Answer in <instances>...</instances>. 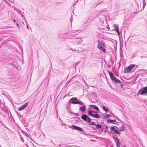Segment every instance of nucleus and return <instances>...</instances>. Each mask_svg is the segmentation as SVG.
<instances>
[{
  "mask_svg": "<svg viewBox=\"0 0 147 147\" xmlns=\"http://www.w3.org/2000/svg\"><path fill=\"white\" fill-rule=\"evenodd\" d=\"M98 43L97 47L104 53H105L106 52V46L105 42L101 40H98Z\"/></svg>",
  "mask_w": 147,
  "mask_h": 147,
  "instance_id": "1",
  "label": "nucleus"
},
{
  "mask_svg": "<svg viewBox=\"0 0 147 147\" xmlns=\"http://www.w3.org/2000/svg\"><path fill=\"white\" fill-rule=\"evenodd\" d=\"M137 95H147V87H145L140 89L138 92Z\"/></svg>",
  "mask_w": 147,
  "mask_h": 147,
  "instance_id": "2",
  "label": "nucleus"
},
{
  "mask_svg": "<svg viewBox=\"0 0 147 147\" xmlns=\"http://www.w3.org/2000/svg\"><path fill=\"white\" fill-rule=\"evenodd\" d=\"M135 66V65L131 64L127 67L125 68L124 70V72L127 73L130 71Z\"/></svg>",
  "mask_w": 147,
  "mask_h": 147,
  "instance_id": "3",
  "label": "nucleus"
},
{
  "mask_svg": "<svg viewBox=\"0 0 147 147\" xmlns=\"http://www.w3.org/2000/svg\"><path fill=\"white\" fill-rule=\"evenodd\" d=\"M108 72L111 78L114 81V82L116 83H119L120 82V80L118 79H117L114 76L112 72L109 71Z\"/></svg>",
  "mask_w": 147,
  "mask_h": 147,
  "instance_id": "4",
  "label": "nucleus"
},
{
  "mask_svg": "<svg viewBox=\"0 0 147 147\" xmlns=\"http://www.w3.org/2000/svg\"><path fill=\"white\" fill-rule=\"evenodd\" d=\"M81 118L84 120L88 123H90L91 122V120L90 118L86 114L82 115Z\"/></svg>",
  "mask_w": 147,
  "mask_h": 147,
  "instance_id": "5",
  "label": "nucleus"
},
{
  "mask_svg": "<svg viewBox=\"0 0 147 147\" xmlns=\"http://www.w3.org/2000/svg\"><path fill=\"white\" fill-rule=\"evenodd\" d=\"M112 138L114 140L115 142L116 143L117 147H120V143L119 140L118 138L115 136H113Z\"/></svg>",
  "mask_w": 147,
  "mask_h": 147,
  "instance_id": "6",
  "label": "nucleus"
},
{
  "mask_svg": "<svg viewBox=\"0 0 147 147\" xmlns=\"http://www.w3.org/2000/svg\"><path fill=\"white\" fill-rule=\"evenodd\" d=\"M71 127H72L74 129H76L78 131H79L81 132L83 131V130L82 128L78 126H75L73 125H72L71 126H70L69 127V128H71Z\"/></svg>",
  "mask_w": 147,
  "mask_h": 147,
  "instance_id": "7",
  "label": "nucleus"
},
{
  "mask_svg": "<svg viewBox=\"0 0 147 147\" xmlns=\"http://www.w3.org/2000/svg\"><path fill=\"white\" fill-rule=\"evenodd\" d=\"M82 41V40L81 38H76L74 39V42H75V44H76L80 43Z\"/></svg>",
  "mask_w": 147,
  "mask_h": 147,
  "instance_id": "8",
  "label": "nucleus"
},
{
  "mask_svg": "<svg viewBox=\"0 0 147 147\" xmlns=\"http://www.w3.org/2000/svg\"><path fill=\"white\" fill-rule=\"evenodd\" d=\"M110 130L115 134H119V132L114 127H111Z\"/></svg>",
  "mask_w": 147,
  "mask_h": 147,
  "instance_id": "9",
  "label": "nucleus"
},
{
  "mask_svg": "<svg viewBox=\"0 0 147 147\" xmlns=\"http://www.w3.org/2000/svg\"><path fill=\"white\" fill-rule=\"evenodd\" d=\"M28 103L27 102H26L23 105L21 106L18 109V110L19 111H20L23 109H24L26 107L28 104Z\"/></svg>",
  "mask_w": 147,
  "mask_h": 147,
  "instance_id": "10",
  "label": "nucleus"
},
{
  "mask_svg": "<svg viewBox=\"0 0 147 147\" xmlns=\"http://www.w3.org/2000/svg\"><path fill=\"white\" fill-rule=\"evenodd\" d=\"M82 105L83 106L82 107H80L79 110L82 112H84L86 110V106L84 104V105Z\"/></svg>",
  "mask_w": 147,
  "mask_h": 147,
  "instance_id": "11",
  "label": "nucleus"
},
{
  "mask_svg": "<svg viewBox=\"0 0 147 147\" xmlns=\"http://www.w3.org/2000/svg\"><path fill=\"white\" fill-rule=\"evenodd\" d=\"M115 25L116 26V27L115 28V30L117 32V33L119 35H120V33L119 31V29L118 27V25H116L115 24Z\"/></svg>",
  "mask_w": 147,
  "mask_h": 147,
  "instance_id": "12",
  "label": "nucleus"
},
{
  "mask_svg": "<svg viewBox=\"0 0 147 147\" xmlns=\"http://www.w3.org/2000/svg\"><path fill=\"white\" fill-rule=\"evenodd\" d=\"M90 106L92 107V108L98 111L99 110L98 108L96 105H91Z\"/></svg>",
  "mask_w": 147,
  "mask_h": 147,
  "instance_id": "13",
  "label": "nucleus"
},
{
  "mask_svg": "<svg viewBox=\"0 0 147 147\" xmlns=\"http://www.w3.org/2000/svg\"><path fill=\"white\" fill-rule=\"evenodd\" d=\"M92 117L96 118H99L100 117V115L98 114H94Z\"/></svg>",
  "mask_w": 147,
  "mask_h": 147,
  "instance_id": "14",
  "label": "nucleus"
},
{
  "mask_svg": "<svg viewBox=\"0 0 147 147\" xmlns=\"http://www.w3.org/2000/svg\"><path fill=\"white\" fill-rule=\"evenodd\" d=\"M116 119L112 120L109 119H107V122L109 123H113V122H116Z\"/></svg>",
  "mask_w": 147,
  "mask_h": 147,
  "instance_id": "15",
  "label": "nucleus"
},
{
  "mask_svg": "<svg viewBox=\"0 0 147 147\" xmlns=\"http://www.w3.org/2000/svg\"><path fill=\"white\" fill-rule=\"evenodd\" d=\"M84 103L80 100H77L76 104H80L81 105H83Z\"/></svg>",
  "mask_w": 147,
  "mask_h": 147,
  "instance_id": "16",
  "label": "nucleus"
},
{
  "mask_svg": "<svg viewBox=\"0 0 147 147\" xmlns=\"http://www.w3.org/2000/svg\"><path fill=\"white\" fill-rule=\"evenodd\" d=\"M102 108L104 110L105 112H107L108 111V109L106 108L105 105H103L102 106Z\"/></svg>",
  "mask_w": 147,
  "mask_h": 147,
  "instance_id": "17",
  "label": "nucleus"
},
{
  "mask_svg": "<svg viewBox=\"0 0 147 147\" xmlns=\"http://www.w3.org/2000/svg\"><path fill=\"white\" fill-rule=\"evenodd\" d=\"M125 129V128L124 127V125H122L120 127V130L121 131H124Z\"/></svg>",
  "mask_w": 147,
  "mask_h": 147,
  "instance_id": "18",
  "label": "nucleus"
},
{
  "mask_svg": "<svg viewBox=\"0 0 147 147\" xmlns=\"http://www.w3.org/2000/svg\"><path fill=\"white\" fill-rule=\"evenodd\" d=\"M110 116V115L108 114H106L103 117V118L104 119H106L108 118Z\"/></svg>",
  "mask_w": 147,
  "mask_h": 147,
  "instance_id": "19",
  "label": "nucleus"
},
{
  "mask_svg": "<svg viewBox=\"0 0 147 147\" xmlns=\"http://www.w3.org/2000/svg\"><path fill=\"white\" fill-rule=\"evenodd\" d=\"M101 127V125L100 124L96 125V129H100Z\"/></svg>",
  "mask_w": 147,
  "mask_h": 147,
  "instance_id": "20",
  "label": "nucleus"
},
{
  "mask_svg": "<svg viewBox=\"0 0 147 147\" xmlns=\"http://www.w3.org/2000/svg\"><path fill=\"white\" fill-rule=\"evenodd\" d=\"M93 114H94L92 113V112L90 111H89L88 112V115L91 116L92 117Z\"/></svg>",
  "mask_w": 147,
  "mask_h": 147,
  "instance_id": "21",
  "label": "nucleus"
},
{
  "mask_svg": "<svg viewBox=\"0 0 147 147\" xmlns=\"http://www.w3.org/2000/svg\"><path fill=\"white\" fill-rule=\"evenodd\" d=\"M77 100V98L76 97H74L71 98L70 100Z\"/></svg>",
  "mask_w": 147,
  "mask_h": 147,
  "instance_id": "22",
  "label": "nucleus"
},
{
  "mask_svg": "<svg viewBox=\"0 0 147 147\" xmlns=\"http://www.w3.org/2000/svg\"><path fill=\"white\" fill-rule=\"evenodd\" d=\"M71 103H72V104H76L77 101H71Z\"/></svg>",
  "mask_w": 147,
  "mask_h": 147,
  "instance_id": "23",
  "label": "nucleus"
},
{
  "mask_svg": "<svg viewBox=\"0 0 147 147\" xmlns=\"http://www.w3.org/2000/svg\"><path fill=\"white\" fill-rule=\"evenodd\" d=\"M78 33H77V32H73L71 33V35H76Z\"/></svg>",
  "mask_w": 147,
  "mask_h": 147,
  "instance_id": "24",
  "label": "nucleus"
},
{
  "mask_svg": "<svg viewBox=\"0 0 147 147\" xmlns=\"http://www.w3.org/2000/svg\"><path fill=\"white\" fill-rule=\"evenodd\" d=\"M90 124L92 125H96V123L95 122H92Z\"/></svg>",
  "mask_w": 147,
  "mask_h": 147,
  "instance_id": "25",
  "label": "nucleus"
},
{
  "mask_svg": "<svg viewBox=\"0 0 147 147\" xmlns=\"http://www.w3.org/2000/svg\"><path fill=\"white\" fill-rule=\"evenodd\" d=\"M146 4L144 2V1L143 2V8H144Z\"/></svg>",
  "mask_w": 147,
  "mask_h": 147,
  "instance_id": "26",
  "label": "nucleus"
},
{
  "mask_svg": "<svg viewBox=\"0 0 147 147\" xmlns=\"http://www.w3.org/2000/svg\"><path fill=\"white\" fill-rule=\"evenodd\" d=\"M16 25L18 27H19V24H18V23H17L16 24Z\"/></svg>",
  "mask_w": 147,
  "mask_h": 147,
  "instance_id": "27",
  "label": "nucleus"
},
{
  "mask_svg": "<svg viewBox=\"0 0 147 147\" xmlns=\"http://www.w3.org/2000/svg\"><path fill=\"white\" fill-rule=\"evenodd\" d=\"M13 22H16V20H13Z\"/></svg>",
  "mask_w": 147,
  "mask_h": 147,
  "instance_id": "28",
  "label": "nucleus"
},
{
  "mask_svg": "<svg viewBox=\"0 0 147 147\" xmlns=\"http://www.w3.org/2000/svg\"><path fill=\"white\" fill-rule=\"evenodd\" d=\"M105 127H106V129L108 128L107 126H105Z\"/></svg>",
  "mask_w": 147,
  "mask_h": 147,
  "instance_id": "29",
  "label": "nucleus"
},
{
  "mask_svg": "<svg viewBox=\"0 0 147 147\" xmlns=\"http://www.w3.org/2000/svg\"><path fill=\"white\" fill-rule=\"evenodd\" d=\"M72 19H71V20H70V21H71V22H72Z\"/></svg>",
  "mask_w": 147,
  "mask_h": 147,
  "instance_id": "30",
  "label": "nucleus"
},
{
  "mask_svg": "<svg viewBox=\"0 0 147 147\" xmlns=\"http://www.w3.org/2000/svg\"><path fill=\"white\" fill-rule=\"evenodd\" d=\"M59 120H61V121H62V120H61L59 117Z\"/></svg>",
  "mask_w": 147,
  "mask_h": 147,
  "instance_id": "31",
  "label": "nucleus"
},
{
  "mask_svg": "<svg viewBox=\"0 0 147 147\" xmlns=\"http://www.w3.org/2000/svg\"><path fill=\"white\" fill-rule=\"evenodd\" d=\"M67 147V146H64V147Z\"/></svg>",
  "mask_w": 147,
  "mask_h": 147,
  "instance_id": "32",
  "label": "nucleus"
}]
</instances>
